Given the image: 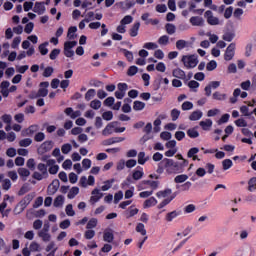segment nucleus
<instances>
[{"mask_svg":"<svg viewBox=\"0 0 256 256\" xmlns=\"http://www.w3.org/2000/svg\"><path fill=\"white\" fill-rule=\"evenodd\" d=\"M174 160L170 159V158H164L162 161H160L158 163V168L156 170V173H158V175H163V173H165L167 175H174Z\"/></svg>","mask_w":256,"mask_h":256,"instance_id":"f257e3e1","label":"nucleus"},{"mask_svg":"<svg viewBox=\"0 0 256 256\" xmlns=\"http://www.w3.org/2000/svg\"><path fill=\"white\" fill-rule=\"evenodd\" d=\"M33 199H35V193L27 194L24 197V199L20 200V202L16 205V207L14 208V213L16 215L23 213L25 211V209H27V207L29 206L31 201H33Z\"/></svg>","mask_w":256,"mask_h":256,"instance_id":"f03ea898","label":"nucleus"},{"mask_svg":"<svg viewBox=\"0 0 256 256\" xmlns=\"http://www.w3.org/2000/svg\"><path fill=\"white\" fill-rule=\"evenodd\" d=\"M181 62L183 63L184 67L187 69H195L197 65H199V59L197 58V55H183Z\"/></svg>","mask_w":256,"mask_h":256,"instance_id":"7ed1b4c3","label":"nucleus"},{"mask_svg":"<svg viewBox=\"0 0 256 256\" xmlns=\"http://www.w3.org/2000/svg\"><path fill=\"white\" fill-rule=\"evenodd\" d=\"M77 46V41H66L64 43V55L65 57L71 58L75 55L73 47Z\"/></svg>","mask_w":256,"mask_h":256,"instance_id":"20e7f679","label":"nucleus"},{"mask_svg":"<svg viewBox=\"0 0 256 256\" xmlns=\"http://www.w3.org/2000/svg\"><path fill=\"white\" fill-rule=\"evenodd\" d=\"M187 165H189L188 160H183L181 162L174 160V166H173L174 175H177L178 173H183V171H185V167H187Z\"/></svg>","mask_w":256,"mask_h":256,"instance_id":"39448f33","label":"nucleus"},{"mask_svg":"<svg viewBox=\"0 0 256 256\" xmlns=\"http://www.w3.org/2000/svg\"><path fill=\"white\" fill-rule=\"evenodd\" d=\"M51 149H53V141H45L38 147L37 151L39 155H45V153H49Z\"/></svg>","mask_w":256,"mask_h":256,"instance_id":"423d86ee","label":"nucleus"},{"mask_svg":"<svg viewBox=\"0 0 256 256\" xmlns=\"http://www.w3.org/2000/svg\"><path fill=\"white\" fill-rule=\"evenodd\" d=\"M60 185L61 182H59V179H54L47 188V195H55L59 191Z\"/></svg>","mask_w":256,"mask_h":256,"instance_id":"0eeeda50","label":"nucleus"},{"mask_svg":"<svg viewBox=\"0 0 256 256\" xmlns=\"http://www.w3.org/2000/svg\"><path fill=\"white\" fill-rule=\"evenodd\" d=\"M235 57V43L229 44L224 53V60L231 61Z\"/></svg>","mask_w":256,"mask_h":256,"instance_id":"6e6552de","label":"nucleus"},{"mask_svg":"<svg viewBox=\"0 0 256 256\" xmlns=\"http://www.w3.org/2000/svg\"><path fill=\"white\" fill-rule=\"evenodd\" d=\"M205 19H207L208 25H219V18L213 16V12L211 10H207L204 13Z\"/></svg>","mask_w":256,"mask_h":256,"instance_id":"1a4fd4ad","label":"nucleus"},{"mask_svg":"<svg viewBox=\"0 0 256 256\" xmlns=\"http://www.w3.org/2000/svg\"><path fill=\"white\" fill-rule=\"evenodd\" d=\"M39 87L38 97H47V95H49V90L47 89V87H49V82H41Z\"/></svg>","mask_w":256,"mask_h":256,"instance_id":"9d476101","label":"nucleus"},{"mask_svg":"<svg viewBox=\"0 0 256 256\" xmlns=\"http://www.w3.org/2000/svg\"><path fill=\"white\" fill-rule=\"evenodd\" d=\"M116 125H119V122L114 121V122H110L109 124H107L105 129L102 131V135L104 137H107L109 135H113V129H115Z\"/></svg>","mask_w":256,"mask_h":256,"instance_id":"9b49d317","label":"nucleus"},{"mask_svg":"<svg viewBox=\"0 0 256 256\" xmlns=\"http://www.w3.org/2000/svg\"><path fill=\"white\" fill-rule=\"evenodd\" d=\"M123 141H125V137H112L104 140L102 145L108 147L109 145H115V143H123Z\"/></svg>","mask_w":256,"mask_h":256,"instance_id":"f8f14e48","label":"nucleus"},{"mask_svg":"<svg viewBox=\"0 0 256 256\" xmlns=\"http://www.w3.org/2000/svg\"><path fill=\"white\" fill-rule=\"evenodd\" d=\"M190 23L193 27H203V25H205V20L201 16H192L190 18Z\"/></svg>","mask_w":256,"mask_h":256,"instance_id":"ddd939ff","label":"nucleus"},{"mask_svg":"<svg viewBox=\"0 0 256 256\" xmlns=\"http://www.w3.org/2000/svg\"><path fill=\"white\" fill-rule=\"evenodd\" d=\"M143 175H145V173L143 172V167L137 166L132 173V178L134 179V181H139V179L143 178Z\"/></svg>","mask_w":256,"mask_h":256,"instance_id":"4468645a","label":"nucleus"},{"mask_svg":"<svg viewBox=\"0 0 256 256\" xmlns=\"http://www.w3.org/2000/svg\"><path fill=\"white\" fill-rule=\"evenodd\" d=\"M197 153H199V148L197 147L190 148L187 153L188 159H193L194 161H201V159H199V156H197Z\"/></svg>","mask_w":256,"mask_h":256,"instance_id":"2eb2a0df","label":"nucleus"},{"mask_svg":"<svg viewBox=\"0 0 256 256\" xmlns=\"http://www.w3.org/2000/svg\"><path fill=\"white\" fill-rule=\"evenodd\" d=\"M115 240V235L113 234V230H105L103 233V241L106 243H113Z\"/></svg>","mask_w":256,"mask_h":256,"instance_id":"dca6fc26","label":"nucleus"},{"mask_svg":"<svg viewBox=\"0 0 256 256\" xmlns=\"http://www.w3.org/2000/svg\"><path fill=\"white\" fill-rule=\"evenodd\" d=\"M103 197V193H101V191L97 188H95L93 191H92V196L90 197V201L92 203H97L99 202V200Z\"/></svg>","mask_w":256,"mask_h":256,"instance_id":"f3484780","label":"nucleus"},{"mask_svg":"<svg viewBox=\"0 0 256 256\" xmlns=\"http://www.w3.org/2000/svg\"><path fill=\"white\" fill-rule=\"evenodd\" d=\"M172 75L173 77H175L176 79H182L183 81L185 79H187V75L185 74V72L181 69V68H175L172 71Z\"/></svg>","mask_w":256,"mask_h":256,"instance_id":"a211bd4d","label":"nucleus"},{"mask_svg":"<svg viewBox=\"0 0 256 256\" xmlns=\"http://www.w3.org/2000/svg\"><path fill=\"white\" fill-rule=\"evenodd\" d=\"M33 11H34V13H37L38 15H43V13H45V3L44 2H36Z\"/></svg>","mask_w":256,"mask_h":256,"instance_id":"6ab92c4d","label":"nucleus"},{"mask_svg":"<svg viewBox=\"0 0 256 256\" xmlns=\"http://www.w3.org/2000/svg\"><path fill=\"white\" fill-rule=\"evenodd\" d=\"M141 27L140 22H135L130 28L129 35L130 37H137L139 35V28Z\"/></svg>","mask_w":256,"mask_h":256,"instance_id":"aec40b11","label":"nucleus"},{"mask_svg":"<svg viewBox=\"0 0 256 256\" xmlns=\"http://www.w3.org/2000/svg\"><path fill=\"white\" fill-rule=\"evenodd\" d=\"M199 125L203 129V131H209V129L213 127V120L206 119L205 121H200Z\"/></svg>","mask_w":256,"mask_h":256,"instance_id":"412c9836","label":"nucleus"},{"mask_svg":"<svg viewBox=\"0 0 256 256\" xmlns=\"http://www.w3.org/2000/svg\"><path fill=\"white\" fill-rule=\"evenodd\" d=\"M203 117L201 110H195L189 115V121H199Z\"/></svg>","mask_w":256,"mask_h":256,"instance_id":"4be33fe9","label":"nucleus"},{"mask_svg":"<svg viewBox=\"0 0 256 256\" xmlns=\"http://www.w3.org/2000/svg\"><path fill=\"white\" fill-rule=\"evenodd\" d=\"M157 205V199L155 197H150L144 201V209H149V207H155Z\"/></svg>","mask_w":256,"mask_h":256,"instance_id":"5701e85b","label":"nucleus"},{"mask_svg":"<svg viewBox=\"0 0 256 256\" xmlns=\"http://www.w3.org/2000/svg\"><path fill=\"white\" fill-rule=\"evenodd\" d=\"M37 169L38 171H40V173H42L44 179H47V177H49V172H47V164L39 163L37 165Z\"/></svg>","mask_w":256,"mask_h":256,"instance_id":"b1692460","label":"nucleus"},{"mask_svg":"<svg viewBox=\"0 0 256 256\" xmlns=\"http://www.w3.org/2000/svg\"><path fill=\"white\" fill-rule=\"evenodd\" d=\"M179 215H181V212H178L176 210L169 212L166 214V221H168V223H171V221H173V219H176V217H179Z\"/></svg>","mask_w":256,"mask_h":256,"instance_id":"393cba45","label":"nucleus"},{"mask_svg":"<svg viewBox=\"0 0 256 256\" xmlns=\"http://www.w3.org/2000/svg\"><path fill=\"white\" fill-rule=\"evenodd\" d=\"M63 203H65V197L63 195H58L55 199H54V207H63Z\"/></svg>","mask_w":256,"mask_h":256,"instance_id":"a878e982","label":"nucleus"},{"mask_svg":"<svg viewBox=\"0 0 256 256\" xmlns=\"http://www.w3.org/2000/svg\"><path fill=\"white\" fill-rule=\"evenodd\" d=\"M48 46L49 42H44L38 46V51L41 55H47V53H49V49H47Z\"/></svg>","mask_w":256,"mask_h":256,"instance_id":"bb28decb","label":"nucleus"},{"mask_svg":"<svg viewBox=\"0 0 256 256\" xmlns=\"http://www.w3.org/2000/svg\"><path fill=\"white\" fill-rule=\"evenodd\" d=\"M77 195H79V187L74 186L68 192L67 197H68V199H75V197H77Z\"/></svg>","mask_w":256,"mask_h":256,"instance_id":"cd10ccee","label":"nucleus"},{"mask_svg":"<svg viewBox=\"0 0 256 256\" xmlns=\"http://www.w3.org/2000/svg\"><path fill=\"white\" fill-rule=\"evenodd\" d=\"M115 183V179L112 178L110 180H106L104 182V185L101 187L102 191H109L111 189V187H113V184Z\"/></svg>","mask_w":256,"mask_h":256,"instance_id":"c85d7f7f","label":"nucleus"},{"mask_svg":"<svg viewBox=\"0 0 256 256\" xmlns=\"http://www.w3.org/2000/svg\"><path fill=\"white\" fill-rule=\"evenodd\" d=\"M133 109L134 111H143V109H145V102L139 100L134 101Z\"/></svg>","mask_w":256,"mask_h":256,"instance_id":"c756f323","label":"nucleus"},{"mask_svg":"<svg viewBox=\"0 0 256 256\" xmlns=\"http://www.w3.org/2000/svg\"><path fill=\"white\" fill-rule=\"evenodd\" d=\"M188 46H189V42H187L185 40H178V41H176V49L178 51H183V49H185Z\"/></svg>","mask_w":256,"mask_h":256,"instance_id":"7c9ffc66","label":"nucleus"},{"mask_svg":"<svg viewBox=\"0 0 256 256\" xmlns=\"http://www.w3.org/2000/svg\"><path fill=\"white\" fill-rule=\"evenodd\" d=\"M136 232L140 233L143 237H147V230L145 229V224H143V223L137 224Z\"/></svg>","mask_w":256,"mask_h":256,"instance_id":"2f4dec72","label":"nucleus"},{"mask_svg":"<svg viewBox=\"0 0 256 256\" xmlns=\"http://www.w3.org/2000/svg\"><path fill=\"white\" fill-rule=\"evenodd\" d=\"M212 99H214L215 101H225V99H227V95L221 94V92L216 91L213 93Z\"/></svg>","mask_w":256,"mask_h":256,"instance_id":"473e14b6","label":"nucleus"},{"mask_svg":"<svg viewBox=\"0 0 256 256\" xmlns=\"http://www.w3.org/2000/svg\"><path fill=\"white\" fill-rule=\"evenodd\" d=\"M187 135L190 137V139H197L199 137V131H197V128H190L187 130Z\"/></svg>","mask_w":256,"mask_h":256,"instance_id":"72a5a7b5","label":"nucleus"},{"mask_svg":"<svg viewBox=\"0 0 256 256\" xmlns=\"http://www.w3.org/2000/svg\"><path fill=\"white\" fill-rule=\"evenodd\" d=\"M175 197H177V195H172L170 198H166L164 199L159 205H158V209H163V207H167V205H169V203L172 202L173 199H175Z\"/></svg>","mask_w":256,"mask_h":256,"instance_id":"f704fd0d","label":"nucleus"},{"mask_svg":"<svg viewBox=\"0 0 256 256\" xmlns=\"http://www.w3.org/2000/svg\"><path fill=\"white\" fill-rule=\"evenodd\" d=\"M75 33H77V28H76V26H71V27L68 29V33H67L68 39H70V40L75 39V37H77V35H75Z\"/></svg>","mask_w":256,"mask_h":256,"instance_id":"c9c22d12","label":"nucleus"},{"mask_svg":"<svg viewBox=\"0 0 256 256\" xmlns=\"http://www.w3.org/2000/svg\"><path fill=\"white\" fill-rule=\"evenodd\" d=\"M165 30L168 35H174V33L177 31V28L174 26V24L167 23L165 25Z\"/></svg>","mask_w":256,"mask_h":256,"instance_id":"e433bc0d","label":"nucleus"},{"mask_svg":"<svg viewBox=\"0 0 256 256\" xmlns=\"http://www.w3.org/2000/svg\"><path fill=\"white\" fill-rule=\"evenodd\" d=\"M121 52L124 53V57H126L127 61H129V63L133 62V52L125 49V48H122L121 49Z\"/></svg>","mask_w":256,"mask_h":256,"instance_id":"4c0bfd02","label":"nucleus"},{"mask_svg":"<svg viewBox=\"0 0 256 256\" xmlns=\"http://www.w3.org/2000/svg\"><path fill=\"white\" fill-rule=\"evenodd\" d=\"M38 129H39V126L31 125L29 126L28 129L25 130V133L26 135H28V137H31V135H33L34 133H37Z\"/></svg>","mask_w":256,"mask_h":256,"instance_id":"58836bf2","label":"nucleus"},{"mask_svg":"<svg viewBox=\"0 0 256 256\" xmlns=\"http://www.w3.org/2000/svg\"><path fill=\"white\" fill-rule=\"evenodd\" d=\"M222 167L224 171H227L233 167V161L231 159H225L222 161Z\"/></svg>","mask_w":256,"mask_h":256,"instance_id":"ea45409f","label":"nucleus"},{"mask_svg":"<svg viewBox=\"0 0 256 256\" xmlns=\"http://www.w3.org/2000/svg\"><path fill=\"white\" fill-rule=\"evenodd\" d=\"M29 191H30L29 184L25 183L22 185V187L18 191V196L23 197V195H25V193H29Z\"/></svg>","mask_w":256,"mask_h":256,"instance_id":"a19ab883","label":"nucleus"},{"mask_svg":"<svg viewBox=\"0 0 256 256\" xmlns=\"http://www.w3.org/2000/svg\"><path fill=\"white\" fill-rule=\"evenodd\" d=\"M60 54H61V49L55 48L50 52L49 57L51 61H55V59H57V57H59Z\"/></svg>","mask_w":256,"mask_h":256,"instance_id":"79ce46f5","label":"nucleus"},{"mask_svg":"<svg viewBox=\"0 0 256 256\" xmlns=\"http://www.w3.org/2000/svg\"><path fill=\"white\" fill-rule=\"evenodd\" d=\"M255 189H256V177H252L248 181V191L252 193V191H255Z\"/></svg>","mask_w":256,"mask_h":256,"instance_id":"37998d69","label":"nucleus"},{"mask_svg":"<svg viewBox=\"0 0 256 256\" xmlns=\"http://www.w3.org/2000/svg\"><path fill=\"white\" fill-rule=\"evenodd\" d=\"M95 95H97V92L95 91V89H89L85 94V100L91 101V99H93Z\"/></svg>","mask_w":256,"mask_h":256,"instance_id":"c03bdc74","label":"nucleus"},{"mask_svg":"<svg viewBox=\"0 0 256 256\" xmlns=\"http://www.w3.org/2000/svg\"><path fill=\"white\" fill-rule=\"evenodd\" d=\"M90 107H91V109H94L95 111L101 109V100H97V99L92 100L90 102Z\"/></svg>","mask_w":256,"mask_h":256,"instance_id":"a18cd8bd","label":"nucleus"},{"mask_svg":"<svg viewBox=\"0 0 256 256\" xmlns=\"http://www.w3.org/2000/svg\"><path fill=\"white\" fill-rule=\"evenodd\" d=\"M180 115H181V111H179L177 108H174L171 110L170 116L172 121H177Z\"/></svg>","mask_w":256,"mask_h":256,"instance_id":"49530a36","label":"nucleus"},{"mask_svg":"<svg viewBox=\"0 0 256 256\" xmlns=\"http://www.w3.org/2000/svg\"><path fill=\"white\" fill-rule=\"evenodd\" d=\"M187 179H189V176H187L186 174H182V175H178L174 178V182L175 183H185V181H187Z\"/></svg>","mask_w":256,"mask_h":256,"instance_id":"de8ad7c7","label":"nucleus"},{"mask_svg":"<svg viewBox=\"0 0 256 256\" xmlns=\"http://www.w3.org/2000/svg\"><path fill=\"white\" fill-rule=\"evenodd\" d=\"M149 161V158L145 157V152L138 153V163L139 165H145V162Z\"/></svg>","mask_w":256,"mask_h":256,"instance_id":"09e8293b","label":"nucleus"},{"mask_svg":"<svg viewBox=\"0 0 256 256\" xmlns=\"http://www.w3.org/2000/svg\"><path fill=\"white\" fill-rule=\"evenodd\" d=\"M181 109H182V111H191V109H193V102H191V101H185V102L181 105Z\"/></svg>","mask_w":256,"mask_h":256,"instance_id":"8fccbe9b","label":"nucleus"},{"mask_svg":"<svg viewBox=\"0 0 256 256\" xmlns=\"http://www.w3.org/2000/svg\"><path fill=\"white\" fill-rule=\"evenodd\" d=\"M171 193H173L172 190H171L170 188H167V189H165V190H162V191L157 192V193H156V196H157L158 198L167 197V195H171Z\"/></svg>","mask_w":256,"mask_h":256,"instance_id":"3c124183","label":"nucleus"},{"mask_svg":"<svg viewBox=\"0 0 256 256\" xmlns=\"http://www.w3.org/2000/svg\"><path fill=\"white\" fill-rule=\"evenodd\" d=\"M159 46L155 42H147L143 45L144 49H148V51H152L157 49Z\"/></svg>","mask_w":256,"mask_h":256,"instance_id":"603ef678","label":"nucleus"},{"mask_svg":"<svg viewBox=\"0 0 256 256\" xmlns=\"http://www.w3.org/2000/svg\"><path fill=\"white\" fill-rule=\"evenodd\" d=\"M139 71V68L137 66H130L127 71L128 77H133L137 75V72Z\"/></svg>","mask_w":256,"mask_h":256,"instance_id":"864d4df0","label":"nucleus"},{"mask_svg":"<svg viewBox=\"0 0 256 256\" xmlns=\"http://www.w3.org/2000/svg\"><path fill=\"white\" fill-rule=\"evenodd\" d=\"M18 175L20 177H29V175H31V172L27 168H18Z\"/></svg>","mask_w":256,"mask_h":256,"instance_id":"5fc2aeb1","label":"nucleus"},{"mask_svg":"<svg viewBox=\"0 0 256 256\" xmlns=\"http://www.w3.org/2000/svg\"><path fill=\"white\" fill-rule=\"evenodd\" d=\"M97 223V218H91L86 225V229H95V227H97Z\"/></svg>","mask_w":256,"mask_h":256,"instance_id":"6e6d98bb","label":"nucleus"},{"mask_svg":"<svg viewBox=\"0 0 256 256\" xmlns=\"http://www.w3.org/2000/svg\"><path fill=\"white\" fill-rule=\"evenodd\" d=\"M55 69H53V67L51 66H47L45 69H44V72H43V77H51V75H53Z\"/></svg>","mask_w":256,"mask_h":256,"instance_id":"4d7b16f0","label":"nucleus"},{"mask_svg":"<svg viewBox=\"0 0 256 256\" xmlns=\"http://www.w3.org/2000/svg\"><path fill=\"white\" fill-rule=\"evenodd\" d=\"M207 71H215L217 69V61L211 60L210 62L207 63L206 65Z\"/></svg>","mask_w":256,"mask_h":256,"instance_id":"13d9d810","label":"nucleus"},{"mask_svg":"<svg viewBox=\"0 0 256 256\" xmlns=\"http://www.w3.org/2000/svg\"><path fill=\"white\" fill-rule=\"evenodd\" d=\"M1 121H3V123H6V125H11L13 117H11V114H4L1 116Z\"/></svg>","mask_w":256,"mask_h":256,"instance_id":"bf43d9fd","label":"nucleus"},{"mask_svg":"<svg viewBox=\"0 0 256 256\" xmlns=\"http://www.w3.org/2000/svg\"><path fill=\"white\" fill-rule=\"evenodd\" d=\"M33 143V140L31 138H25L19 141L20 147H29Z\"/></svg>","mask_w":256,"mask_h":256,"instance_id":"052dcab7","label":"nucleus"},{"mask_svg":"<svg viewBox=\"0 0 256 256\" xmlns=\"http://www.w3.org/2000/svg\"><path fill=\"white\" fill-rule=\"evenodd\" d=\"M71 149H73V146H71V144H69V143L63 144L61 147V151L64 155H68V153L71 151Z\"/></svg>","mask_w":256,"mask_h":256,"instance_id":"680f3d73","label":"nucleus"},{"mask_svg":"<svg viewBox=\"0 0 256 256\" xmlns=\"http://www.w3.org/2000/svg\"><path fill=\"white\" fill-rule=\"evenodd\" d=\"M38 235L45 242L51 241V235L49 233H46L45 231H40Z\"/></svg>","mask_w":256,"mask_h":256,"instance_id":"e2e57ef3","label":"nucleus"},{"mask_svg":"<svg viewBox=\"0 0 256 256\" xmlns=\"http://www.w3.org/2000/svg\"><path fill=\"white\" fill-rule=\"evenodd\" d=\"M34 141H36V143H41V141H45V133H43V132H38V133L34 136Z\"/></svg>","mask_w":256,"mask_h":256,"instance_id":"0e129e2a","label":"nucleus"},{"mask_svg":"<svg viewBox=\"0 0 256 256\" xmlns=\"http://www.w3.org/2000/svg\"><path fill=\"white\" fill-rule=\"evenodd\" d=\"M159 45H169V36L163 35L158 39Z\"/></svg>","mask_w":256,"mask_h":256,"instance_id":"69168bd1","label":"nucleus"},{"mask_svg":"<svg viewBox=\"0 0 256 256\" xmlns=\"http://www.w3.org/2000/svg\"><path fill=\"white\" fill-rule=\"evenodd\" d=\"M102 118L104 121H111L113 119V112L112 111H106L102 114Z\"/></svg>","mask_w":256,"mask_h":256,"instance_id":"338daca9","label":"nucleus"},{"mask_svg":"<svg viewBox=\"0 0 256 256\" xmlns=\"http://www.w3.org/2000/svg\"><path fill=\"white\" fill-rule=\"evenodd\" d=\"M234 123H235L236 127H247V121H245V119H243V118L235 120Z\"/></svg>","mask_w":256,"mask_h":256,"instance_id":"774afa93","label":"nucleus"}]
</instances>
